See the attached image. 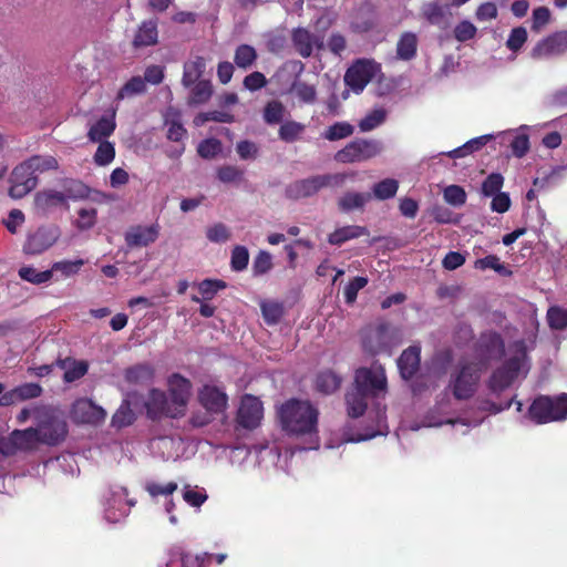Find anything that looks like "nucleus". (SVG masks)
<instances>
[{
    "label": "nucleus",
    "instance_id": "1",
    "mask_svg": "<svg viewBox=\"0 0 567 567\" xmlns=\"http://www.w3.org/2000/svg\"><path fill=\"white\" fill-rule=\"evenodd\" d=\"M282 431L288 435L302 436L318 433L319 411L307 400L289 399L278 409Z\"/></svg>",
    "mask_w": 567,
    "mask_h": 567
},
{
    "label": "nucleus",
    "instance_id": "2",
    "mask_svg": "<svg viewBox=\"0 0 567 567\" xmlns=\"http://www.w3.org/2000/svg\"><path fill=\"white\" fill-rule=\"evenodd\" d=\"M526 416L535 424L542 425L567 420V393L557 395H537L528 406Z\"/></svg>",
    "mask_w": 567,
    "mask_h": 567
},
{
    "label": "nucleus",
    "instance_id": "3",
    "mask_svg": "<svg viewBox=\"0 0 567 567\" xmlns=\"http://www.w3.org/2000/svg\"><path fill=\"white\" fill-rule=\"evenodd\" d=\"M353 176L354 174L336 173L313 175L308 178L298 179L286 186L285 196L292 200L308 198L318 194L323 188L341 187L344 185L348 177Z\"/></svg>",
    "mask_w": 567,
    "mask_h": 567
},
{
    "label": "nucleus",
    "instance_id": "4",
    "mask_svg": "<svg viewBox=\"0 0 567 567\" xmlns=\"http://www.w3.org/2000/svg\"><path fill=\"white\" fill-rule=\"evenodd\" d=\"M482 367L480 363L461 360L456 370L451 374L449 389L458 401H466L474 396L481 380Z\"/></svg>",
    "mask_w": 567,
    "mask_h": 567
},
{
    "label": "nucleus",
    "instance_id": "5",
    "mask_svg": "<svg viewBox=\"0 0 567 567\" xmlns=\"http://www.w3.org/2000/svg\"><path fill=\"white\" fill-rule=\"evenodd\" d=\"M146 416L152 421L162 419H178L185 414L171 400L166 392L153 388L148 391L145 401Z\"/></svg>",
    "mask_w": 567,
    "mask_h": 567
},
{
    "label": "nucleus",
    "instance_id": "6",
    "mask_svg": "<svg viewBox=\"0 0 567 567\" xmlns=\"http://www.w3.org/2000/svg\"><path fill=\"white\" fill-rule=\"evenodd\" d=\"M41 444L35 427L13 430L8 436L0 437V453L3 456H13L19 451H33Z\"/></svg>",
    "mask_w": 567,
    "mask_h": 567
},
{
    "label": "nucleus",
    "instance_id": "7",
    "mask_svg": "<svg viewBox=\"0 0 567 567\" xmlns=\"http://www.w3.org/2000/svg\"><path fill=\"white\" fill-rule=\"evenodd\" d=\"M381 152V145L374 140L357 138L338 151L334 159L339 163L349 164L368 161Z\"/></svg>",
    "mask_w": 567,
    "mask_h": 567
},
{
    "label": "nucleus",
    "instance_id": "8",
    "mask_svg": "<svg viewBox=\"0 0 567 567\" xmlns=\"http://www.w3.org/2000/svg\"><path fill=\"white\" fill-rule=\"evenodd\" d=\"M41 444L58 445L68 435V424L64 419L54 413L45 412L35 427Z\"/></svg>",
    "mask_w": 567,
    "mask_h": 567
},
{
    "label": "nucleus",
    "instance_id": "9",
    "mask_svg": "<svg viewBox=\"0 0 567 567\" xmlns=\"http://www.w3.org/2000/svg\"><path fill=\"white\" fill-rule=\"evenodd\" d=\"M480 367L485 368L491 360H498L504 355L505 343L499 333L487 331L480 336L475 344Z\"/></svg>",
    "mask_w": 567,
    "mask_h": 567
},
{
    "label": "nucleus",
    "instance_id": "10",
    "mask_svg": "<svg viewBox=\"0 0 567 567\" xmlns=\"http://www.w3.org/2000/svg\"><path fill=\"white\" fill-rule=\"evenodd\" d=\"M9 182V196L20 199L37 187L39 179L24 161L13 168Z\"/></svg>",
    "mask_w": 567,
    "mask_h": 567
},
{
    "label": "nucleus",
    "instance_id": "11",
    "mask_svg": "<svg viewBox=\"0 0 567 567\" xmlns=\"http://www.w3.org/2000/svg\"><path fill=\"white\" fill-rule=\"evenodd\" d=\"M70 414L75 423L81 424L97 425L104 422L106 417L105 410L86 398L75 400L71 406Z\"/></svg>",
    "mask_w": 567,
    "mask_h": 567
},
{
    "label": "nucleus",
    "instance_id": "12",
    "mask_svg": "<svg viewBox=\"0 0 567 567\" xmlns=\"http://www.w3.org/2000/svg\"><path fill=\"white\" fill-rule=\"evenodd\" d=\"M375 74L374 63L370 60L355 61L346 72L344 82L354 92L360 93Z\"/></svg>",
    "mask_w": 567,
    "mask_h": 567
},
{
    "label": "nucleus",
    "instance_id": "13",
    "mask_svg": "<svg viewBox=\"0 0 567 567\" xmlns=\"http://www.w3.org/2000/svg\"><path fill=\"white\" fill-rule=\"evenodd\" d=\"M264 408L261 401L250 394H246L237 413V422L247 430L256 429L262 419Z\"/></svg>",
    "mask_w": 567,
    "mask_h": 567
},
{
    "label": "nucleus",
    "instance_id": "14",
    "mask_svg": "<svg viewBox=\"0 0 567 567\" xmlns=\"http://www.w3.org/2000/svg\"><path fill=\"white\" fill-rule=\"evenodd\" d=\"M353 389L370 396L386 389V378L383 372L375 373L371 369L360 368L355 371Z\"/></svg>",
    "mask_w": 567,
    "mask_h": 567
},
{
    "label": "nucleus",
    "instance_id": "15",
    "mask_svg": "<svg viewBox=\"0 0 567 567\" xmlns=\"http://www.w3.org/2000/svg\"><path fill=\"white\" fill-rule=\"evenodd\" d=\"M567 51V30L557 31L539 42L532 50V58L542 59L560 55Z\"/></svg>",
    "mask_w": 567,
    "mask_h": 567
},
{
    "label": "nucleus",
    "instance_id": "16",
    "mask_svg": "<svg viewBox=\"0 0 567 567\" xmlns=\"http://www.w3.org/2000/svg\"><path fill=\"white\" fill-rule=\"evenodd\" d=\"M168 396L185 414L190 396L192 383L179 373H173L167 380Z\"/></svg>",
    "mask_w": 567,
    "mask_h": 567
},
{
    "label": "nucleus",
    "instance_id": "17",
    "mask_svg": "<svg viewBox=\"0 0 567 567\" xmlns=\"http://www.w3.org/2000/svg\"><path fill=\"white\" fill-rule=\"evenodd\" d=\"M199 403L212 413H223L228 404L227 394L215 385L205 384L198 393Z\"/></svg>",
    "mask_w": 567,
    "mask_h": 567
},
{
    "label": "nucleus",
    "instance_id": "18",
    "mask_svg": "<svg viewBox=\"0 0 567 567\" xmlns=\"http://www.w3.org/2000/svg\"><path fill=\"white\" fill-rule=\"evenodd\" d=\"M389 329L385 324H380L374 329H370L362 336V348L370 354L385 352L388 344Z\"/></svg>",
    "mask_w": 567,
    "mask_h": 567
},
{
    "label": "nucleus",
    "instance_id": "19",
    "mask_svg": "<svg viewBox=\"0 0 567 567\" xmlns=\"http://www.w3.org/2000/svg\"><path fill=\"white\" fill-rule=\"evenodd\" d=\"M158 237V227L155 225L152 226H133L131 227L124 236L125 243L127 247H146L153 244Z\"/></svg>",
    "mask_w": 567,
    "mask_h": 567
},
{
    "label": "nucleus",
    "instance_id": "20",
    "mask_svg": "<svg viewBox=\"0 0 567 567\" xmlns=\"http://www.w3.org/2000/svg\"><path fill=\"white\" fill-rule=\"evenodd\" d=\"M34 209L38 214L45 215L51 209L56 207L69 208V204L65 203L64 193L55 189H43L34 195L33 199Z\"/></svg>",
    "mask_w": 567,
    "mask_h": 567
},
{
    "label": "nucleus",
    "instance_id": "21",
    "mask_svg": "<svg viewBox=\"0 0 567 567\" xmlns=\"http://www.w3.org/2000/svg\"><path fill=\"white\" fill-rule=\"evenodd\" d=\"M55 236L45 228H38L29 235L23 245V251L27 255H40L49 249L55 243Z\"/></svg>",
    "mask_w": 567,
    "mask_h": 567
},
{
    "label": "nucleus",
    "instance_id": "22",
    "mask_svg": "<svg viewBox=\"0 0 567 567\" xmlns=\"http://www.w3.org/2000/svg\"><path fill=\"white\" fill-rule=\"evenodd\" d=\"M421 361V348L411 346L405 349L398 359V368L404 380H410L419 371Z\"/></svg>",
    "mask_w": 567,
    "mask_h": 567
},
{
    "label": "nucleus",
    "instance_id": "23",
    "mask_svg": "<svg viewBox=\"0 0 567 567\" xmlns=\"http://www.w3.org/2000/svg\"><path fill=\"white\" fill-rule=\"evenodd\" d=\"M291 40L296 51L302 58L307 59L311 56L316 38L310 31L305 28H297L292 31Z\"/></svg>",
    "mask_w": 567,
    "mask_h": 567
},
{
    "label": "nucleus",
    "instance_id": "24",
    "mask_svg": "<svg viewBox=\"0 0 567 567\" xmlns=\"http://www.w3.org/2000/svg\"><path fill=\"white\" fill-rule=\"evenodd\" d=\"M157 23L156 21L150 20L144 21L133 40V47L135 49L154 45L157 43Z\"/></svg>",
    "mask_w": 567,
    "mask_h": 567
},
{
    "label": "nucleus",
    "instance_id": "25",
    "mask_svg": "<svg viewBox=\"0 0 567 567\" xmlns=\"http://www.w3.org/2000/svg\"><path fill=\"white\" fill-rule=\"evenodd\" d=\"M417 37L415 33L403 32L396 43V58L402 61H410L415 58L417 52Z\"/></svg>",
    "mask_w": 567,
    "mask_h": 567
},
{
    "label": "nucleus",
    "instance_id": "26",
    "mask_svg": "<svg viewBox=\"0 0 567 567\" xmlns=\"http://www.w3.org/2000/svg\"><path fill=\"white\" fill-rule=\"evenodd\" d=\"M370 395L352 389L346 394V403L348 415L352 419L362 416L368 408V399Z\"/></svg>",
    "mask_w": 567,
    "mask_h": 567
},
{
    "label": "nucleus",
    "instance_id": "27",
    "mask_svg": "<svg viewBox=\"0 0 567 567\" xmlns=\"http://www.w3.org/2000/svg\"><path fill=\"white\" fill-rule=\"evenodd\" d=\"M368 234V229L363 226L349 225L336 229L328 236L330 245L341 246L348 240L359 238Z\"/></svg>",
    "mask_w": 567,
    "mask_h": 567
},
{
    "label": "nucleus",
    "instance_id": "28",
    "mask_svg": "<svg viewBox=\"0 0 567 567\" xmlns=\"http://www.w3.org/2000/svg\"><path fill=\"white\" fill-rule=\"evenodd\" d=\"M206 62L203 56H196L194 60L184 64V72L182 83L185 87H190L193 84L200 81L199 79L205 72Z\"/></svg>",
    "mask_w": 567,
    "mask_h": 567
},
{
    "label": "nucleus",
    "instance_id": "29",
    "mask_svg": "<svg viewBox=\"0 0 567 567\" xmlns=\"http://www.w3.org/2000/svg\"><path fill=\"white\" fill-rule=\"evenodd\" d=\"M371 199L369 193L348 192L338 200V207L341 212L348 213L353 209H362L367 202Z\"/></svg>",
    "mask_w": 567,
    "mask_h": 567
},
{
    "label": "nucleus",
    "instance_id": "30",
    "mask_svg": "<svg viewBox=\"0 0 567 567\" xmlns=\"http://www.w3.org/2000/svg\"><path fill=\"white\" fill-rule=\"evenodd\" d=\"M115 130V122L112 118L102 116L96 123H94L89 132L87 137L91 142H104L103 140L109 137Z\"/></svg>",
    "mask_w": 567,
    "mask_h": 567
},
{
    "label": "nucleus",
    "instance_id": "31",
    "mask_svg": "<svg viewBox=\"0 0 567 567\" xmlns=\"http://www.w3.org/2000/svg\"><path fill=\"white\" fill-rule=\"evenodd\" d=\"M341 378L331 370L320 372L316 378V389L323 394H331L340 388Z\"/></svg>",
    "mask_w": 567,
    "mask_h": 567
},
{
    "label": "nucleus",
    "instance_id": "32",
    "mask_svg": "<svg viewBox=\"0 0 567 567\" xmlns=\"http://www.w3.org/2000/svg\"><path fill=\"white\" fill-rule=\"evenodd\" d=\"M27 165L38 176L39 174L56 171L59 163L54 156L51 155H33L25 159Z\"/></svg>",
    "mask_w": 567,
    "mask_h": 567
},
{
    "label": "nucleus",
    "instance_id": "33",
    "mask_svg": "<svg viewBox=\"0 0 567 567\" xmlns=\"http://www.w3.org/2000/svg\"><path fill=\"white\" fill-rule=\"evenodd\" d=\"M257 58V51L252 45L240 44L235 50L234 62L239 69L248 70L255 64Z\"/></svg>",
    "mask_w": 567,
    "mask_h": 567
},
{
    "label": "nucleus",
    "instance_id": "34",
    "mask_svg": "<svg viewBox=\"0 0 567 567\" xmlns=\"http://www.w3.org/2000/svg\"><path fill=\"white\" fill-rule=\"evenodd\" d=\"M188 97V105H198L206 103L213 94V85L208 80H200L193 84Z\"/></svg>",
    "mask_w": 567,
    "mask_h": 567
},
{
    "label": "nucleus",
    "instance_id": "35",
    "mask_svg": "<svg viewBox=\"0 0 567 567\" xmlns=\"http://www.w3.org/2000/svg\"><path fill=\"white\" fill-rule=\"evenodd\" d=\"M516 379L509 374L503 367L497 368L488 380V389L493 393H501L509 388Z\"/></svg>",
    "mask_w": 567,
    "mask_h": 567
},
{
    "label": "nucleus",
    "instance_id": "36",
    "mask_svg": "<svg viewBox=\"0 0 567 567\" xmlns=\"http://www.w3.org/2000/svg\"><path fill=\"white\" fill-rule=\"evenodd\" d=\"M154 377V370L148 364H136L125 371V380L128 383H146L152 381Z\"/></svg>",
    "mask_w": 567,
    "mask_h": 567
},
{
    "label": "nucleus",
    "instance_id": "37",
    "mask_svg": "<svg viewBox=\"0 0 567 567\" xmlns=\"http://www.w3.org/2000/svg\"><path fill=\"white\" fill-rule=\"evenodd\" d=\"M306 126L296 121L284 122L278 131L279 138L286 143L296 142L305 132Z\"/></svg>",
    "mask_w": 567,
    "mask_h": 567
},
{
    "label": "nucleus",
    "instance_id": "38",
    "mask_svg": "<svg viewBox=\"0 0 567 567\" xmlns=\"http://www.w3.org/2000/svg\"><path fill=\"white\" fill-rule=\"evenodd\" d=\"M65 196V203L69 199L78 200L89 196L87 186L78 179H66L63 184V192Z\"/></svg>",
    "mask_w": 567,
    "mask_h": 567
},
{
    "label": "nucleus",
    "instance_id": "39",
    "mask_svg": "<svg viewBox=\"0 0 567 567\" xmlns=\"http://www.w3.org/2000/svg\"><path fill=\"white\" fill-rule=\"evenodd\" d=\"M260 308L267 324H277L285 313L284 305L278 301H265Z\"/></svg>",
    "mask_w": 567,
    "mask_h": 567
},
{
    "label": "nucleus",
    "instance_id": "40",
    "mask_svg": "<svg viewBox=\"0 0 567 567\" xmlns=\"http://www.w3.org/2000/svg\"><path fill=\"white\" fill-rule=\"evenodd\" d=\"M548 326L553 330H565L567 329V309L559 306H551L548 308L546 313Z\"/></svg>",
    "mask_w": 567,
    "mask_h": 567
},
{
    "label": "nucleus",
    "instance_id": "41",
    "mask_svg": "<svg viewBox=\"0 0 567 567\" xmlns=\"http://www.w3.org/2000/svg\"><path fill=\"white\" fill-rule=\"evenodd\" d=\"M290 91L298 97V100L306 104H312L317 100V90L315 85L308 84L302 81H295Z\"/></svg>",
    "mask_w": 567,
    "mask_h": 567
},
{
    "label": "nucleus",
    "instance_id": "42",
    "mask_svg": "<svg viewBox=\"0 0 567 567\" xmlns=\"http://www.w3.org/2000/svg\"><path fill=\"white\" fill-rule=\"evenodd\" d=\"M399 189V182L394 178H385L374 184L373 196L379 200L390 199L395 196Z\"/></svg>",
    "mask_w": 567,
    "mask_h": 567
},
{
    "label": "nucleus",
    "instance_id": "43",
    "mask_svg": "<svg viewBox=\"0 0 567 567\" xmlns=\"http://www.w3.org/2000/svg\"><path fill=\"white\" fill-rule=\"evenodd\" d=\"M285 113V105L280 101H269L264 109V121L269 125L279 124L282 122Z\"/></svg>",
    "mask_w": 567,
    "mask_h": 567
},
{
    "label": "nucleus",
    "instance_id": "44",
    "mask_svg": "<svg viewBox=\"0 0 567 567\" xmlns=\"http://www.w3.org/2000/svg\"><path fill=\"white\" fill-rule=\"evenodd\" d=\"M135 421V413L131 409L128 401H123L120 408L112 416V425L122 429L131 425Z\"/></svg>",
    "mask_w": 567,
    "mask_h": 567
},
{
    "label": "nucleus",
    "instance_id": "45",
    "mask_svg": "<svg viewBox=\"0 0 567 567\" xmlns=\"http://www.w3.org/2000/svg\"><path fill=\"white\" fill-rule=\"evenodd\" d=\"M386 118V111L382 107L374 109L369 112L359 122V128L361 132H369L380 126Z\"/></svg>",
    "mask_w": 567,
    "mask_h": 567
},
{
    "label": "nucleus",
    "instance_id": "46",
    "mask_svg": "<svg viewBox=\"0 0 567 567\" xmlns=\"http://www.w3.org/2000/svg\"><path fill=\"white\" fill-rule=\"evenodd\" d=\"M354 127L348 122H337L330 125L322 134L323 138L328 141H338L349 137L353 134Z\"/></svg>",
    "mask_w": 567,
    "mask_h": 567
},
{
    "label": "nucleus",
    "instance_id": "47",
    "mask_svg": "<svg viewBox=\"0 0 567 567\" xmlns=\"http://www.w3.org/2000/svg\"><path fill=\"white\" fill-rule=\"evenodd\" d=\"M21 279L34 285L48 282L52 278V270L38 271L34 267L23 266L19 269Z\"/></svg>",
    "mask_w": 567,
    "mask_h": 567
},
{
    "label": "nucleus",
    "instance_id": "48",
    "mask_svg": "<svg viewBox=\"0 0 567 567\" xmlns=\"http://www.w3.org/2000/svg\"><path fill=\"white\" fill-rule=\"evenodd\" d=\"M84 264L85 261L83 259H76L73 261L61 260L53 262L50 270H52V274L61 272L62 277L68 278L76 275Z\"/></svg>",
    "mask_w": 567,
    "mask_h": 567
},
{
    "label": "nucleus",
    "instance_id": "49",
    "mask_svg": "<svg viewBox=\"0 0 567 567\" xmlns=\"http://www.w3.org/2000/svg\"><path fill=\"white\" fill-rule=\"evenodd\" d=\"M223 150V144L219 140L210 137L203 140L197 146V153L202 158L213 159Z\"/></svg>",
    "mask_w": 567,
    "mask_h": 567
},
{
    "label": "nucleus",
    "instance_id": "50",
    "mask_svg": "<svg viewBox=\"0 0 567 567\" xmlns=\"http://www.w3.org/2000/svg\"><path fill=\"white\" fill-rule=\"evenodd\" d=\"M97 150L94 154V163L99 166H106L111 164L115 157V147L109 141L99 142Z\"/></svg>",
    "mask_w": 567,
    "mask_h": 567
},
{
    "label": "nucleus",
    "instance_id": "51",
    "mask_svg": "<svg viewBox=\"0 0 567 567\" xmlns=\"http://www.w3.org/2000/svg\"><path fill=\"white\" fill-rule=\"evenodd\" d=\"M504 185V177L499 173L489 174L482 183L481 192L485 197H492L498 193Z\"/></svg>",
    "mask_w": 567,
    "mask_h": 567
},
{
    "label": "nucleus",
    "instance_id": "52",
    "mask_svg": "<svg viewBox=\"0 0 567 567\" xmlns=\"http://www.w3.org/2000/svg\"><path fill=\"white\" fill-rule=\"evenodd\" d=\"M146 85L141 76L131 78L117 92L116 100H123L126 96L141 94L145 92Z\"/></svg>",
    "mask_w": 567,
    "mask_h": 567
},
{
    "label": "nucleus",
    "instance_id": "53",
    "mask_svg": "<svg viewBox=\"0 0 567 567\" xmlns=\"http://www.w3.org/2000/svg\"><path fill=\"white\" fill-rule=\"evenodd\" d=\"M227 287V284L220 279H204L198 285V290L204 300H212L219 290Z\"/></svg>",
    "mask_w": 567,
    "mask_h": 567
},
{
    "label": "nucleus",
    "instance_id": "54",
    "mask_svg": "<svg viewBox=\"0 0 567 567\" xmlns=\"http://www.w3.org/2000/svg\"><path fill=\"white\" fill-rule=\"evenodd\" d=\"M182 558L184 567H209L213 561V555L202 553L193 555L182 548Z\"/></svg>",
    "mask_w": 567,
    "mask_h": 567
},
{
    "label": "nucleus",
    "instance_id": "55",
    "mask_svg": "<svg viewBox=\"0 0 567 567\" xmlns=\"http://www.w3.org/2000/svg\"><path fill=\"white\" fill-rule=\"evenodd\" d=\"M422 14L431 24L442 25L445 22L444 9L436 2L426 3L422 9Z\"/></svg>",
    "mask_w": 567,
    "mask_h": 567
},
{
    "label": "nucleus",
    "instance_id": "56",
    "mask_svg": "<svg viewBox=\"0 0 567 567\" xmlns=\"http://www.w3.org/2000/svg\"><path fill=\"white\" fill-rule=\"evenodd\" d=\"M249 262V251L245 246L237 245L231 250L230 267L234 271H243Z\"/></svg>",
    "mask_w": 567,
    "mask_h": 567
},
{
    "label": "nucleus",
    "instance_id": "57",
    "mask_svg": "<svg viewBox=\"0 0 567 567\" xmlns=\"http://www.w3.org/2000/svg\"><path fill=\"white\" fill-rule=\"evenodd\" d=\"M245 171L235 165H224L217 169V178L223 183H237L243 181Z\"/></svg>",
    "mask_w": 567,
    "mask_h": 567
},
{
    "label": "nucleus",
    "instance_id": "58",
    "mask_svg": "<svg viewBox=\"0 0 567 567\" xmlns=\"http://www.w3.org/2000/svg\"><path fill=\"white\" fill-rule=\"evenodd\" d=\"M89 364L84 360L73 359L68 371L63 374V380L66 383L78 381L87 373Z\"/></svg>",
    "mask_w": 567,
    "mask_h": 567
},
{
    "label": "nucleus",
    "instance_id": "59",
    "mask_svg": "<svg viewBox=\"0 0 567 567\" xmlns=\"http://www.w3.org/2000/svg\"><path fill=\"white\" fill-rule=\"evenodd\" d=\"M444 200L455 207H460L466 202V193L463 187L458 185H450L444 188Z\"/></svg>",
    "mask_w": 567,
    "mask_h": 567
},
{
    "label": "nucleus",
    "instance_id": "60",
    "mask_svg": "<svg viewBox=\"0 0 567 567\" xmlns=\"http://www.w3.org/2000/svg\"><path fill=\"white\" fill-rule=\"evenodd\" d=\"M368 285V278L357 276L344 287L343 296L348 305L355 301L359 290L363 289Z\"/></svg>",
    "mask_w": 567,
    "mask_h": 567
},
{
    "label": "nucleus",
    "instance_id": "61",
    "mask_svg": "<svg viewBox=\"0 0 567 567\" xmlns=\"http://www.w3.org/2000/svg\"><path fill=\"white\" fill-rule=\"evenodd\" d=\"M475 268L477 269H493L501 275H509L511 271L506 269V267L501 262V259L496 255H488L484 258L477 259L475 261Z\"/></svg>",
    "mask_w": 567,
    "mask_h": 567
},
{
    "label": "nucleus",
    "instance_id": "62",
    "mask_svg": "<svg viewBox=\"0 0 567 567\" xmlns=\"http://www.w3.org/2000/svg\"><path fill=\"white\" fill-rule=\"evenodd\" d=\"M272 268V257L266 250H260L252 262V274L258 277L267 274Z\"/></svg>",
    "mask_w": 567,
    "mask_h": 567
},
{
    "label": "nucleus",
    "instance_id": "63",
    "mask_svg": "<svg viewBox=\"0 0 567 567\" xmlns=\"http://www.w3.org/2000/svg\"><path fill=\"white\" fill-rule=\"evenodd\" d=\"M527 41V31L524 27H516L512 29L508 39L506 41V47L513 51L517 52L522 49L524 43Z\"/></svg>",
    "mask_w": 567,
    "mask_h": 567
},
{
    "label": "nucleus",
    "instance_id": "64",
    "mask_svg": "<svg viewBox=\"0 0 567 567\" xmlns=\"http://www.w3.org/2000/svg\"><path fill=\"white\" fill-rule=\"evenodd\" d=\"M206 237L212 243H226L230 238V231L225 224L216 223L207 228Z\"/></svg>",
    "mask_w": 567,
    "mask_h": 567
}]
</instances>
